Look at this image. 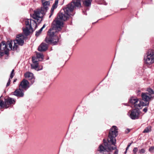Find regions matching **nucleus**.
Here are the masks:
<instances>
[{"instance_id": "1", "label": "nucleus", "mask_w": 154, "mask_h": 154, "mask_svg": "<svg viewBox=\"0 0 154 154\" xmlns=\"http://www.w3.org/2000/svg\"><path fill=\"white\" fill-rule=\"evenodd\" d=\"M81 5L79 0H73L64 9V13H60L59 14V18L55 19L53 23V27L50 29L48 32V35L45 39L47 43L53 45L57 44L59 38L57 34L58 32L61 29V27L63 25V23L61 21L67 20L68 16L72 15L70 13L72 11L74 8L75 7H80Z\"/></svg>"}, {"instance_id": "2", "label": "nucleus", "mask_w": 154, "mask_h": 154, "mask_svg": "<svg viewBox=\"0 0 154 154\" xmlns=\"http://www.w3.org/2000/svg\"><path fill=\"white\" fill-rule=\"evenodd\" d=\"M25 36L23 34L18 35L16 39L14 41H7L5 44V42H2L0 45V53H8L9 50H17L18 45H22L24 43V40Z\"/></svg>"}, {"instance_id": "3", "label": "nucleus", "mask_w": 154, "mask_h": 154, "mask_svg": "<svg viewBox=\"0 0 154 154\" xmlns=\"http://www.w3.org/2000/svg\"><path fill=\"white\" fill-rule=\"evenodd\" d=\"M143 100L145 102L144 103L141 100H139L138 99L131 97L129 100V102L136 109H139L141 106H145L149 105L148 102L152 98L151 95L147 93H143L141 94Z\"/></svg>"}, {"instance_id": "4", "label": "nucleus", "mask_w": 154, "mask_h": 154, "mask_svg": "<svg viewBox=\"0 0 154 154\" xmlns=\"http://www.w3.org/2000/svg\"><path fill=\"white\" fill-rule=\"evenodd\" d=\"M26 28H23V32L26 36L28 35L31 32H33V28L35 29L37 27V23L34 20L30 19L24 20Z\"/></svg>"}, {"instance_id": "5", "label": "nucleus", "mask_w": 154, "mask_h": 154, "mask_svg": "<svg viewBox=\"0 0 154 154\" xmlns=\"http://www.w3.org/2000/svg\"><path fill=\"white\" fill-rule=\"evenodd\" d=\"M118 129L115 126H113L110 129L108 135V141L109 142L111 143L112 144L115 145L116 144L115 137L118 135Z\"/></svg>"}, {"instance_id": "6", "label": "nucleus", "mask_w": 154, "mask_h": 154, "mask_svg": "<svg viewBox=\"0 0 154 154\" xmlns=\"http://www.w3.org/2000/svg\"><path fill=\"white\" fill-rule=\"evenodd\" d=\"M105 140H103L104 143L100 145L98 149V150L101 154H109V151L111 149L114 150L116 147H110L106 142H105Z\"/></svg>"}, {"instance_id": "7", "label": "nucleus", "mask_w": 154, "mask_h": 154, "mask_svg": "<svg viewBox=\"0 0 154 154\" xmlns=\"http://www.w3.org/2000/svg\"><path fill=\"white\" fill-rule=\"evenodd\" d=\"M1 98L2 96L0 97V107L2 108L4 107L7 108L11 104H14L15 101L12 98L8 97L7 99H5L4 102L1 100Z\"/></svg>"}, {"instance_id": "8", "label": "nucleus", "mask_w": 154, "mask_h": 154, "mask_svg": "<svg viewBox=\"0 0 154 154\" xmlns=\"http://www.w3.org/2000/svg\"><path fill=\"white\" fill-rule=\"evenodd\" d=\"M45 13L40 9H38L34 11V13L32 15V18L36 20L37 22L40 23L42 21V18Z\"/></svg>"}, {"instance_id": "9", "label": "nucleus", "mask_w": 154, "mask_h": 154, "mask_svg": "<svg viewBox=\"0 0 154 154\" xmlns=\"http://www.w3.org/2000/svg\"><path fill=\"white\" fill-rule=\"evenodd\" d=\"M144 59L145 62L147 64H150L154 63V51H149L147 53V56Z\"/></svg>"}, {"instance_id": "10", "label": "nucleus", "mask_w": 154, "mask_h": 154, "mask_svg": "<svg viewBox=\"0 0 154 154\" xmlns=\"http://www.w3.org/2000/svg\"><path fill=\"white\" fill-rule=\"evenodd\" d=\"M42 7L41 9L43 12L45 13L48 9V7L50 6V2L46 0H41Z\"/></svg>"}, {"instance_id": "11", "label": "nucleus", "mask_w": 154, "mask_h": 154, "mask_svg": "<svg viewBox=\"0 0 154 154\" xmlns=\"http://www.w3.org/2000/svg\"><path fill=\"white\" fill-rule=\"evenodd\" d=\"M139 111L136 109L132 110L130 114V117L132 119H138L139 116Z\"/></svg>"}, {"instance_id": "12", "label": "nucleus", "mask_w": 154, "mask_h": 154, "mask_svg": "<svg viewBox=\"0 0 154 154\" xmlns=\"http://www.w3.org/2000/svg\"><path fill=\"white\" fill-rule=\"evenodd\" d=\"M19 88L22 89L26 90L29 87V82L28 81L23 79L20 83Z\"/></svg>"}, {"instance_id": "13", "label": "nucleus", "mask_w": 154, "mask_h": 154, "mask_svg": "<svg viewBox=\"0 0 154 154\" xmlns=\"http://www.w3.org/2000/svg\"><path fill=\"white\" fill-rule=\"evenodd\" d=\"M25 77L31 81L32 84L35 81V78H34L33 74L28 72H26L24 75Z\"/></svg>"}, {"instance_id": "14", "label": "nucleus", "mask_w": 154, "mask_h": 154, "mask_svg": "<svg viewBox=\"0 0 154 154\" xmlns=\"http://www.w3.org/2000/svg\"><path fill=\"white\" fill-rule=\"evenodd\" d=\"M14 94L17 96L22 97L24 95L23 91L22 89L19 88V89L16 90L14 92Z\"/></svg>"}, {"instance_id": "15", "label": "nucleus", "mask_w": 154, "mask_h": 154, "mask_svg": "<svg viewBox=\"0 0 154 154\" xmlns=\"http://www.w3.org/2000/svg\"><path fill=\"white\" fill-rule=\"evenodd\" d=\"M48 48L47 45L44 43H42L38 47V50L40 51H46Z\"/></svg>"}, {"instance_id": "16", "label": "nucleus", "mask_w": 154, "mask_h": 154, "mask_svg": "<svg viewBox=\"0 0 154 154\" xmlns=\"http://www.w3.org/2000/svg\"><path fill=\"white\" fill-rule=\"evenodd\" d=\"M58 3V0H55L54 4H53L52 7L51 8V11L53 12L54 9L56 8L57 7Z\"/></svg>"}, {"instance_id": "17", "label": "nucleus", "mask_w": 154, "mask_h": 154, "mask_svg": "<svg viewBox=\"0 0 154 154\" xmlns=\"http://www.w3.org/2000/svg\"><path fill=\"white\" fill-rule=\"evenodd\" d=\"M14 69H13L11 72V73L10 74V78L8 81V82H7L6 85V87H8L9 86L10 84V82L11 81V79H12L13 77H14Z\"/></svg>"}, {"instance_id": "18", "label": "nucleus", "mask_w": 154, "mask_h": 154, "mask_svg": "<svg viewBox=\"0 0 154 154\" xmlns=\"http://www.w3.org/2000/svg\"><path fill=\"white\" fill-rule=\"evenodd\" d=\"M92 0H85L84 2V4L86 6H89L91 5Z\"/></svg>"}, {"instance_id": "19", "label": "nucleus", "mask_w": 154, "mask_h": 154, "mask_svg": "<svg viewBox=\"0 0 154 154\" xmlns=\"http://www.w3.org/2000/svg\"><path fill=\"white\" fill-rule=\"evenodd\" d=\"M45 26V24H44L43 26L38 31H36L35 33V35L36 36H38L42 32L43 29Z\"/></svg>"}, {"instance_id": "20", "label": "nucleus", "mask_w": 154, "mask_h": 154, "mask_svg": "<svg viewBox=\"0 0 154 154\" xmlns=\"http://www.w3.org/2000/svg\"><path fill=\"white\" fill-rule=\"evenodd\" d=\"M38 66V62L33 63V64L31 65L32 68L35 69H36L37 68Z\"/></svg>"}, {"instance_id": "21", "label": "nucleus", "mask_w": 154, "mask_h": 154, "mask_svg": "<svg viewBox=\"0 0 154 154\" xmlns=\"http://www.w3.org/2000/svg\"><path fill=\"white\" fill-rule=\"evenodd\" d=\"M151 131V128L150 126H148L145 128L143 132L144 133H148Z\"/></svg>"}, {"instance_id": "22", "label": "nucleus", "mask_w": 154, "mask_h": 154, "mask_svg": "<svg viewBox=\"0 0 154 154\" xmlns=\"http://www.w3.org/2000/svg\"><path fill=\"white\" fill-rule=\"evenodd\" d=\"M37 58H41L42 60L43 58V55L41 53H37Z\"/></svg>"}, {"instance_id": "23", "label": "nucleus", "mask_w": 154, "mask_h": 154, "mask_svg": "<svg viewBox=\"0 0 154 154\" xmlns=\"http://www.w3.org/2000/svg\"><path fill=\"white\" fill-rule=\"evenodd\" d=\"M148 92L150 93L149 94H151L153 93L154 91L152 89L150 88H149L147 89Z\"/></svg>"}, {"instance_id": "24", "label": "nucleus", "mask_w": 154, "mask_h": 154, "mask_svg": "<svg viewBox=\"0 0 154 154\" xmlns=\"http://www.w3.org/2000/svg\"><path fill=\"white\" fill-rule=\"evenodd\" d=\"M149 151L151 152H154V146L151 147L149 149Z\"/></svg>"}, {"instance_id": "25", "label": "nucleus", "mask_w": 154, "mask_h": 154, "mask_svg": "<svg viewBox=\"0 0 154 154\" xmlns=\"http://www.w3.org/2000/svg\"><path fill=\"white\" fill-rule=\"evenodd\" d=\"M145 152V150L144 149H141L139 152L140 154L144 153Z\"/></svg>"}, {"instance_id": "26", "label": "nucleus", "mask_w": 154, "mask_h": 154, "mask_svg": "<svg viewBox=\"0 0 154 154\" xmlns=\"http://www.w3.org/2000/svg\"><path fill=\"white\" fill-rule=\"evenodd\" d=\"M36 58L35 57H32V61L33 63H34L38 62L37 60H36Z\"/></svg>"}, {"instance_id": "27", "label": "nucleus", "mask_w": 154, "mask_h": 154, "mask_svg": "<svg viewBox=\"0 0 154 154\" xmlns=\"http://www.w3.org/2000/svg\"><path fill=\"white\" fill-rule=\"evenodd\" d=\"M138 150L137 148L136 147L134 148L133 150V152L135 154H136V152H137Z\"/></svg>"}, {"instance_id": "28", "label": "nucleus", "mask_w": 154, "mask_h": 154, "mask_svg": "<svg viewBox=\"0 0 154 154\" xmlns=\"http://www.w3.org/2000/svg\"><path fill=\"white\" fill-rule=\"evenodd\" d=\"M143 111L145 112H146L147 111V108L146 107L144 108L143 109Z\"/></svg>"}, {"instance_id": "29", "label": "nucleus", "mask_w": 154, "mask_h": 154, "mask_svg": "<svg viewBox=\"0 0 154 154\" xmlns=\"http://www.w3.org/2000/svg\"><path fill=\"white\" fill-rule=\"evenodd\" d=\"M118 150L117 149H116L115 152H114L113 154H118Z\"/></svg>"}, {"instance_id": "30", "label": "nucleus", "mask_w": 154, "mask_h": 154, "mask_svg": "<svg viewBox=\"0 0 154 154\" xmlns=\"http://www.w3.org/2000/svg\"><path fill=\"white\" fill-rule=\"evenodd\" d=\"M131 143H130V144H128V146L126 148V151L129 148V147L130 146H131Z\"/></svg>"}, {"instance_id": "31", "label": "nucleus", "mask_w": 154, "mask_h": 154, "mask_svg": "<svg viewBox=\"0 0 154 154\" xmlns=\"http://www.w3.org/2000/svg\"><path fill=\"white\" fill-rule=\"evenodd\" d=\"M53 12H52L51 11V14L50 15V16H49V17H51V16H52V14H53Z\"/></svg>"}, {"instance_id": "32", "label": "nucleus", "mask_w": 154, "mask_h": 154, "mask_svg": "<svg viewBox=\"0 0 154 154\" xmlns=\"http://www.w3.org/2000/svg\"><path fill=\"white\" fill-rule=\"evenodd\" d=\"M16 80H17L16 79L14 80V82H16Z\"/></svg>"}, {"instance_id": "33", "label": "nucleus", "mask_w": 154, "mask_h": 154, "mask_svg": "<svg viewBox=\"0 0 154 154\" xmlns=\"http://www.w3.org/2000/svg\"><path fill=\"white\" fill-rule=\"evenodd\" d=\"M81 0H79V2H80V4H81Z\"/></svg>"}, {"instance_id": "34", "label": "nucleus", "mask_w": 154, "mask_h": 154, "mask_svg": "<svg viewBox=\"0 0 154 154\" xmlns=\"http://www.w3.org/2000/svg\"><path fill=\"white\" fill-rule=\"evenodd\" d=\"M42 69V68L41 69H40V70H41Z\"/></svg>"}]
</instances>
